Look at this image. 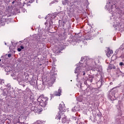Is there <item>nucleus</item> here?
<instances>
[{"label":"nucleus","instance_id":"nucleus-1","mask_svg":"<svg viewBox=\"0 0 124 124\" xmlns=\"http://www.w3.org/2000/svg\"><path fill=\"white\" fill-rule=\"evenodd\" d=\"M99 63V59H95L93 60L90 59L88 56L81 57L80 62L77 64V67L75 70V73L77 74V78H79V75L85 76L87 71L92 69L94 75L100 78L101 80L97 83V86L100 88L102 86V79L104 78V75L102 73V66H98Z\"/></svg>","mask_w":124,"mask_h":124},{"label":"nucleus","instance_id":"nucleus-2","mask_svg":"<svg viewBox=\"0 0 124 124\" xmlns=\"http://www.w3.org/2000/svg\"><path fill=\"white\" fill-rule=\"evenodd\" d=\"M118 1H119V0H108L107 1L105 9L108 10L110 14H112V17H114V15L116 16L115 14H118L119 17L124 15V12L116 7V4Z\"/></svg>","mask_w":124,"mask_h":124},{"label":"nucleus","instance_id":"nucleus-3","mask_svg":"<svg viewBox=\"0 0 124 124\" xmlns=\"http://www.w3.org/2000/svg\"><path fill=\"white\" fill-rule=\"evenodd\" d=\"M5 72H7V75H8L10 73H11V75L12 77H13V79H16L17 78V80L19 85H23V87H25L24 83H25L26 81L25 80H24V78H23V77H21L20 78H18V76H17L18 74H17L15 70H12V68H11L10 66H7L5 67Z\"/></svg>","mask_w":124,"mask_h":124},{"label":"nucleus","instance_id":"nucleus-4","mask_svg":"<svg viewBox=\"0 0 124 124\" xmlns=\"http://www.w3.org/2000/svg\"><path fill=\"white\" fill-rule=\"evenodd\" d=\"M59 109L60 110L59 112L57 113V114L55 116L56 120H61V118L62 119V124H65L66 123V116L64 115V114L62 113V112H65V106H64V103L63 102H62L60 105Z\"/></svg>","mask_w":124,"mask_h":124},{"label":"nucleus","instance_id":"nucleus-5","mask_svg":"<svg viewBox=\"0 0 124 124\" xmlns=\"http://www.w3.org/2000/svg\"><path fill=\"white\" fill-rule=\"evenodd\" d=\"M65 15V14L63 12H61L59 13L58 15L56 14H52L48 15L45 18V19H49V20H46V22L45 23V25H49V26H51L53 25V21H54V19L55 20H57L58 19L59 17L58 16L60 17V18L63 17V16Z\"/></svg>","mask_w":124,"mask_h":124},{"label":"nucleus","instance_id":"nucleus-6","mask_svg":"<svg viewBox=\"0 0 124 124\" xmlns=\"http://www.w3.org/2000/svg\"><path fill=\"white\" fill-rule=\"evenodd\" d=\"M71 3H74V0H62V4L63 5H69L70 6V10L74 11L75 9L78 8V6L75 5L74 4H71Z\"/></svg>","mask_w":124,"mask_h":124},{"label":"nucleus","instance_id":"nucleus-7","mask_svg":"<svg viewBox=\"0 0 124 124\" xmlns=\"http://www.w3.org/2000/svg\"><path fill=\"white\" fill-rule=\"evenodd\" d=\"M48 99V97H44V95H41L37 99V101L42 107H45L48 103L47 101Z\"/></svg>","mask_w":124,"mask_h":124},{"label":"nucleus","instance_id":"nucleus-8","mask_svg":"<svg viewBox=\"0 0 124 124\" xmlns=\"http://www.w3.org/2000/svg\"><path fill=\"white\" fill-rule=\"evenodd\" d=\"M93 76L92 75H89L88 78L86 77H83L82 80L84 82V85L89 86L90 85H91V84H92V82L93 81Z\"/></svg>","mask_w":124,"mask_h":124},{"label":"nucleus","instance_id":"nucleus-9","mask_svg":"<svg viewBox=\"0 0 124 124\" xmlns=\"http://www.w3.org/2000/svg\"><path fill=\"white\" fill-rule=\"evenodd\" d=\"M74 2H77V4H79L81 6L82 5L86 6V7H88L90 4L88 0H74Z\"/></svg>","mask_w":124,"mask_h":124},{"label":"nucleus","instance_id":"nucleus-10","mask_svg":"<svg viewBox=\"0 0 124 124\" xmlns=\"http://www.w3.org/2000/svg\"><path fill=\"white\" fill-rule=\"evenodd\" d=\"M116 92L117 89H116V88L112 89L108 95V98H109L110 100H115V98H116V96H115V94Z\"/></svg>","mask_w":124,"mask_h":124},{"label":"nucleus","instance_id":"nucleus-11","mask_svg":"<svg viewBox=\"0 0 124 124\" xmlns=\"http://www.w3.org/2000/svg\"><path fill=\"white\" fill-rule=\"evenodd\" d=\"M56 78L57 74L53 72V71L50 72V79L49 80V83H51V84H54V82L56 81Z\"/></svg>","mask_w":124,"mask_h":124},{"label":"nucleus","instance_id":"nucleus-12","mask_svg":"<svg viewBox=\"0 0 124 124\" xmlns=\"http://www.w3.org/2000/svg\"><path fill=\"white\" fill-rule=\"evenodd\" d=\"M91 39H92L91 35H87L84 38L81 39V41H80V42H83L84 44H86L87 43V41H88V40H91Z\"/></svg>","mask_w":124,"mask_h":124},{"label":"nucleus","instance_id":"nucleus-13","mask_svg":"<svg viewBox=\"0 0 124 124\" xmlns=\"http://www.w3.org/2000/svg\"><path fill=\"white\" fill-rule=\"evenodd\" d=\"M2 95L4 96H9L10 95H11V91H9V90H7L6 89H5L3 91Z\"/></svg>","mask_w":124,"mask_h":124},{"label":"nucleus","instance_id":"nucleus-14","mask_svg":"<svg viewBox=\"0 0 124 124\" xmlns=\"http://www.w3.org/2000/svg\"><path fill=\"white\" fill-rule=\"evenodd\" d=\"M113 27H114V28H116L117 27H118V28H121L122 25L120 22H117V20H114L113 23Z\"/></svg>","mask_w":124,"mask_h":124},{"label":"nucleus","instance_id":"nucleus-15","mask_svg":"<svg viewBox=\"0 0 124 124\" xmlns=\"http://www.w3.org/2000/svg\"><path fill=\"white\" fill-rule=\"evenodd\" d=\"M113 54V50H110V49H108L107 51L106 52V55L108 58L111 56Z\"/></svg>","mask_w":124,"mask_h":124},{"label":"nucleus","instance_id":"nucleus-16","mask_svg":"<svg viewBox=\"0 0 124 124\" xmlns=\"http://www.w3.org/2000/svg\"><path fill=\"white\" fill-rule=\"evenodd\" d=\"M117 53L120 52H124V43H123L120 47L119 49L117 51Z\"/></svg>","mask_w":124,"mask_h":124},{"label":"nucleus","instance_id":"nucleus-17","mask_svg":"<svg viewBox=\"0 0 124 124\" xmlns=\"http://www.w3.org/2000/svg\"><path fill=\"white\" fill-rule=\"evenodd\" d=\"M62 94V89L60 88L58 90V92H56L54 93V95H56L57 96H61V95Z\"/></svg>","mask_w":124,"mask_h":124},{"label":"nucleus","instance_id":"nucleus-18","mask_svg":"<svg viewBox=\"0 0 124 124\" xmlns=\"http://www.w3.org/2000/svg\"><path fill=\"white\" fill-rule=\"evenodd\" d=\"M32 108H33V111H37V112H38V113H40V112H42V108H39V107H38L37 108L32 107Z\"/></svg>","mask_w":124,"mask_h":124},{"label":"nucleus","instance_id":"nucleus-19","mask_svg":"<svg viewBox=\"0 0 124 124\" xmlns=\"http://www.w3.org/2000/svg\"><path fill=\"white\" fill-rule=\"evenodd\" d=\"M63 40V38H62V36H60L59 38L56 39V41H55V42L56 43H58V42H62Z\"/></svg>","mask_w":124,"mask_h":124},{"label":"nucleus","instance_id":"nucleus-20","mask_svg":"<svg viewBox=\"0 0 124 124\" xmlns=\"http://www.w3.org/2000/svg\"><path fill=\"white\" fill-rule=\"evenodd\" d=\"M21 118V115L18 114L15 117V120L16 123H20V118Z\"/></svg>","mask_w":124,"mask_h":124},{"label":"nucleus","instance_id":"nucleus-21","mask_svg":"<svg viewBox=\"0 0 124 124\" xmlns=\"http://www.w3.org/2000/svg\"><path fill=\"white\" fill-rule=\"evenodd\" d=\"M85 99V97H82V96H80L77 98V100L78 101H79V102H82L83 100Z\"/></svg>","mask_w":124,"mask_h":124},{"label":"nucleus","instance_id":"nucleus-22","mask_svg":"<svg viewBox=\"0 0 124 124\" xmlns=\"http://www.w3.org/2000/svg\"><path fill=\"white\" fill-rule=\"evenodd\" d=\"M36 124H45V121L42 120H38L35 122Z\"/></svg>","mask_w":124,"mask_h":124},{"label":"nucleus","instance_id":"nucleus-23","mask_svg":"<svg viewBox=\"0 0 124 124\" xmlns=\"http://www.w3.org/2000/svg\"><path fill=\"white\" fill-rule=\"evenodd\" d=\"M33 37L35 38V39H36V40H38V39H40L41 34L39 35V36H37V35L36 34H34L33 35Z\"/></svg>","mask_w":124,"mask_h":124},{"label":"nucleus","instance_id":"nucleus-24","mask_svg":"<svg viewBox=\"0 0 124 124\" xmlns=\"http://www.w3.org/2000/svg\"><path fill=\"white\" fill-rule=\"evenodd\" d=\"M79 108L77 107H74L72 109V111L73 112H77V111H79Z\"/></svg>","mask_w":124,"mask_h":124},{"label":"nucleus","instance_id":"nucleus-25","mask_svg":"<svg viewBox=\"0 0 124 124\" xmlns=\"http://www.w3.org/2000/svg\"><path fill=\"white\" fill-rule=\"evenodd\" d=\"M7 87L8 88L7 90H8H8H9V91H11L10 90H11V87L10 86V84H8L7 85Z\"/></svg>","mask_w":124,"mask_h":124},{"label":"nucleus","instance_id":"nucleus-26","mask_svg":"<svg viewBox=\"0 0 124 124\" xmlns=\"http://www.w3.org/2000/svg\"><path fill=\"white\" fill-rule=\"evenodd\" d=\"M121 53H122V55L120 58H121V59H124V52H121Z\"/></svg>","mask_w":124,"mask_h":124},{"label":"nucleus","instance_id":"nucleus-27","mask_svg":"<svg viewBox=\"0 0 124 124\" xmlns=\"http://www.w3.org/2000/svg\"><path fill=\"white\" fill-rule=\"evenodd\" d=\"M4 80L3 79H0V84H4Z\"/></svg>","mask_w":124,"mask_h":124},{"label":"nucleus","instance_id":"nucleus-28","mask_svg":"<svg viewBox=\"0 0 124 124\" xmlns=\"http://www.w3.org/2000/svg\"><path fill=\"white\" fill-rule=\"evenodd\" d=\"M29 78H30L29 77V76H27L25 77V81H28L29 80Z\"/></svg>","mask_w":124,"mask_h":124},{"label":"nucleus","instance_id":"nucleus-29","mask_svg":"<svg viewBox=\"0 0 124 124\" xmlns=\"http://www.w3.org/2000/svg\"><path fill=\"white\" fill-rule=\"evenodd\" d=\"M19 48H20L21 50H23V49H24L25 47H24V46H20Z\"/></svg>","mask_w":124,"mask_h":124},{"label":"nucleus","instance_id":"nucleus-30","mask_svg":"<svg viewBox=\"0 0 124 124\" xmlns=\"http://www.w3.org/2000/svg\"><path fill=\"white\" fill-rule=\"evenodd\" d=\"M17 51L18 52H21L22 51V49L20 47H19L17 48Z\"/></svg>","mask_w":124,"mask_h":124},{"label":"nucleus","instance_id":"nucleus-31","mask_svg":"<svg viewBox=\"0 0 124 124\" xmlns=\"http://www.w3.org/2000/svg\"><path fill=\"white\" fill-rule=\"evenodd\" d=\"M114 57H115V58H114V60H116V59H117V58L116 57V55H113V56H112V59H114Z\"/></svg>","mask_w":124,"mask_h":124},{"label":"nucleus","instance_id":"nucleus-32","mask_svg":"<svg viewBox=\"0 0 124 124\" xmlns=\"http://www.w3.org/2000/svg\"><path fill=\"white\" fill-rule=\"evenodd\" d=\"M42 86H43V88H42V90H43L45 88V86H44V85H42Z\"/></svg>","mask_w":124,"mask_h":124},{"label":"nucleus","instance_id":"nucleus-33","mask_svg":"<svg viewBox=\"0 0 124 124\" xmlns=\"http://www.w3.org/2000/svg\"><path fill=\"white\" fill-rule=\"evenodd\" d=\"M8 58H11V54H8Z\"/></svg>","mask_w":124,"mask_h":124},{"label":"nucleus","instance_id":"nucleus-34","mask_svg":"<svg viewBox=\"0 0 124 124\" xmlns=\"http://www.w3.org/2000/svg\"><path fill=\"white\" fill-rule=\"evenodd\" d=\"M108 69H112V66H108Z\"/></svg>","mask_w":124,"mask_h":124},{"label":"nucleus","instance_id":"nucleus-35","mask_svg":"<svg viewBox=\"0 0 124 124\" xmlns=\"http://www.w3.org/2000/svg\"><path fill=\"white\" fill-rule=\"evenodd\" d=\"M87 91H89V92H90V87H88L86 89Z\"/></svg>","mask_w":124,"mask_h":124},{"label":"nucleus","instance_id":"nucleus-36","mask_svg":"<svg viewBox=\"0 0 124 124\" xmlns=\"http://www.w3.org/2000/svg\"><path fill=\"white\" fill-rule=\"evenodd\" d=\"M33 1H34L33 0H31V1H29V2H30V3H32V2Z\"/></svg>","mask_w":124,"mask_h":124},{"label":"nucleus","instance_id":"nucleus-37","mask_svg":"<svg viewBox=\"0 0 124 124\" xmlns=\"http://www.w3.org/2000/svg\"><path fill=\"white\" fill-rule=\"evenodd\" d=\"M66 22V21H63V24H65Z\"/></svg>","mask_w":124,"mask_h":124},{"label":"nucleus","instance_id":"nucleus-38","mask_svg":"<svg viewBox=\"0 0 124 124\" xmlns=\"http://www.w3.org/2000/svg\"><path fill=\"white\" fill-rule=\"evenodd\" d=\"M56 53H61V51L59 50L58 52L56 51Z\"/></svg>","mask_w":124,"mask_h":124},{"label":"nucleus","instance_id":"nucleus-39","mask_svg":"<svg viewBox=\"0 0 124 124\" xmlns=\"http://www.w3.org/2000/svg\"><path fill=\"white\" fill-rule=\"evenodd\" d=\"M120 71V73H122V74L124 73H123V72H122V71Z\"/></svg>","mask_w":124,"mask_h":124},{"label":"nucleus","instance_id":"nucleus-40","mask_svg":"<svg viewBox=\"0 0 124 124\" xmlns=\"http://www.w3.org/2000/svg\"><path fill=\"white\" fill-rule=\"evenodd\" d=\"M17 12H20V10H17Z\"/></svg>","mask_w":124,"mask_h":124},{"label":"nucleus","instance_id":"nucleus-41","mask_svg":"<svg viewBox=\"0 0 124 124\" xmlns=\"http://www.w3.org/2000/svg\"><path fill=\"white\" fill-rule=\"evenodd\" d=\"M113 68H114V69H115L116 68V67H113Z\"/></svg>","mask_w":124,"mask_h":124},{"label":"nucleus","instance_id":"nucleus-42","mask_svg":"<svg viewBox=\"0 0 124 124\" xmlns=\"http://www.w3.org/2000/svg\"><path fill=\"white\" fill-rule=\"evenodd\" d=\"M118 19H119V18H116V20H118Z\"/></svg>","mask_w":124,"mask_h":124},{"label":"nucleus","instance_id":"nucleus-43","mask_svg":"<svg viewBox=\"0 0 124 124\" xmlns=\"http://www.w3.org/2000/svg\"><path fill=\"white\" fill-rule=\"evenodd\" d=\"M0 62H1V59H0Z\"/></svg>","mask_w":124,"mask_h":124},{"label":"nucleus","instance_id":"nucleus-44","mask_svg":"<svg viewBox=\"0 0 124 124\" xmlns=\"http://www.w3.org/2000/svg\"><path fill=\"white\" fill-rule=\"evenodd\" d=\"M0 102H1V100H0Z\"/></svg>","mask_w":124,"mask_h":124},{"label":"nucleus","instance_id":"nucleus-45","mask_svg":"<svg viewBox=\"0 0 124 124\" xmlns=\"http://www.w3.org/2000/svg\"><path fill=\"white\" fill-rule=\"evenodd\" d=\"M53 61L55 62V60H53Z\"/></svg>","mask_w":124,"mask_h":124},{"label":"nucleus","instance_id":"nucleus-46","mask_svg":"<svg viewBox=\"0 0 124 124\" xmlns=\"http://www.w3.org/2000/svg\"><path fill=\"white\" fill-rule=\"evenodd\" d=\"M5 45H6V43H5Z\"/></svg>","mask_w":124,"mask_h":124}]
</instances>
